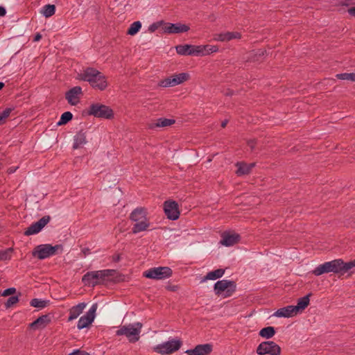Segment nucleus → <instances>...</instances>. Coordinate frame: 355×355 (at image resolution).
I'll return each instance as SVG.
<instances>
[{
  "label": "nucleus",
  "instance_id": "51",
  "mask_svg": "<svg viewBox=\"0 0 355 355\" xmlns=\"http://www.w3.org/2000/svg\"><path fill=\"white\" fill-rule=\"evenodd\" d=\"M228 123V121L227 120H224L222 123H221V127L222 128H225L227 124Z\"/></svg>",
  "mask_w": 355,
  "mask_h": 355
},
{
  "label": "nucleus",
  "instance_id": "10",
  "mask_svg": "<svg viewBox=\"0 0 355 355\" xmlns=\"http://www.w3.org/2000/svg\"><path fill=\"white\" fill-rule=\"evenodd\" d=\"M182 345L180 340H171L154 347V351L161 354H169L178 351Z\"/></svg>",
  "mask_w": 355,
  "mask_h": 355
},
{
  "label": "nucleus",
  "instance_id": "30",
  "mask_svg": "<svg viewBox=\"0 0 355 355\" xmlns=\"http://www.w3.org/2000/svg\"><path fill=\"white\" fill-rule=\"evenodd\" d=\"M312 293H309L303 297L299 298L297 300V304L295 306L297 312L298 313L300 311L304 310L306 308L309 304V297L311 296Z\"/></svg>",
  "mask_w": 355,
  "mask_h": 355
},
{
  "label": "nucleus",
  "instance_id": "47",
  "mask_svg": "<svg viewBox=\"0 0 355 355\" xmlns=\"http://www.w3.org/2000/svg\"><path fill=\"white\" fill-rule=\"evenodd\" d=\"M17 168H18V166H16V167H10V168H9L7 170V173H8V174L13 173H15V172L17 171Z\"/></svg>",
  "mask_w": 355,
  "mask_h": 355
},
{
  "label": "nucleus",
  "instance_id": "53",
  "mask_svg": "<svg viewBox=\"0 0 355 355\" xmlns=\"http://www.w3.org/2000/svg\"><path fill=\"white\" fill-rule=\"evenodd\" d=\"M119 259H120V256H119V255H117V256L116 257V258H114V260L115 261H119Z\"/></svg>",
  "mask_w": 355,
  "mask_h": 355
},
{
  "label": "nucleus",
  "instance_id": "31",
  "mask_svg": "<svg viewBox=\"0 0 355 355\" xmlns=\"http://www.w3.org/2000/svg\"><path fill=\"white\" fill-rule=\"evenodd\" d=\"M259 336L265 338H270L275 334V330L273 327H267L261 329Z\"/></svg>",
  "mask_w": 355,
  "mask_h": 355
},
{
  "label": "nucleus",
  "instance_id": "4",
  "mask_svg": "<svg viewBox=\"0 0 355 355\" xmlns=\"http://www.w3.org/2000/svg\"><path fill=\"white\" fill-rule=\"evenodd\" d=\"M142 326L141 322L122 326L116 331V335H124L128 338L129 342L135 343L139 339V334Z\"/></svg>",
  "mask_w": 355,
  "mask_h": 355
},
{
  "label": "nucleus",
  "instance_id": "55",
  "mask_svg": "<svg viewBox=\"0 0 355 355\" xmlns=\"http://www.w3.org/2000/svg\"><path fill=\"white\" fill-rule=\"evenodd\" d=\"M4 87V83L2 82H0V90Z\"/></svg>",
  "mask_w": 355,
  "mask_h": 355
},
{
  "label": "nucleus",
  "instance_id": "44",
  "mask_svg": "<svg viewBox=\"0 0 355 355\" xmlns=\"http://www.w3.org/2000/svg\"><path fill=\"white\" fill-rule=\"evenodd\" d=\"M257 145V141L255 139H251L248 141V146L250 148L251 150H253Z\"/></svg>",
  "mask_w": 355,
  "mask_h": 355
},
{
  "label": "nucleus",
  "instance_id": "40",
  "mask_svg": "<svg viewBox=\"0 0 355 355\" xmlns=\"http://www.w3.org/2000/svg\"><path fill=\"white\" fill-rule=\"evenodd\" d=\"M13 249L9 248L6 250H0V260H9L11 258V253Z\"/></svg>",
  "mask_w": 355,
  "mask_h": 355
},
{
  "label": "nucleus",
  "instance_id": "7",
  "mask_svg": "<svg viewBox=\"0 0 355 355\" xmlns=\"http://www.w3.org/2000/svg\"><path fill=\"white\" fill-rule=\"evenodd\" d=\"M58 250H62V245H55L53 246L50 244H42L34 248L32 252V254L33 257H36L39 259H44L50 256L55 254Z\"/></svg>",
  "mask_w": 355,
  "mask_h": 355
},
{
  "label": "nucleus",
  "instance_id": "52",
  "mask_svg": "<svg viewBox=\"0 0 355 355\" xmlns=\"http://www.w3.org/2000/svg\"><path fill=\"white\" fill-rule=\"evenodd\" d=\"M350 1L351 0H345L344 1V3H343V5L345 6H349L350 4Z\"/></svg>",
  "mask_w": 355,
  "mask_h": 355
},
{
  "label": "nucleus",
  "instance_id": "34",
  "mask_svg": "<svg viewBox=\"0 0 355 355\" xmlns=\"http://www.w3.org/2000/svg\"><path fill=\"white\" fill-rule=\"evenodd\" d=\"M202 55H209L211 53H215L218 51V47L214 45H200Z\"/></svg>",
  "mask_w": 355,
  "mask_h": 355
},
{
  "label": "nucleus",
  "instance_id": "19",
  "mask_svg": "<svg viewBox=\"0 0 355 355\" xmlns=\"http://www.w3.org/2000/svg\"><path fill=\"white\" fill-rule=\"evenodd\" d=\"M241 34L239 32H225L214 35V40L219 42H228L233 39H241Z\"/></svg>",
  "mask_w": 355,
  "mask_h": 355
},
{
  "label": "nucleus",
  "instance_id": "39",
  "mask_svg": "<svg viewBox=\"0 0 355 355\" xmlns=\"http://www.w3.org/2000/svg\"><path fill=\"white\" fill-rule=\"evenodd\" d=\"M12 110L11 107H8L0 112V125L6 122V119L10 116Z\"/></svg>",
  "mask_w": 355,
  "mask_h": 355
},
{
  "label": "nucleus",
  "instance_id": "18",
  "mask_svg": "<svg viewBox=\"0 0 355 355\" xmlns=\"http://www.w3.org/2000/svg\"><path fill=\"white\" fill-rule=\"evenodd\" d=\"M221 236L222 240L220 241V243L227 247L238 243L241 239L239 234L227 232H223Z\"/></svg>",
  "mask_w": 355,
  "mask_h": 355
},
{
  "label": "nucleus",
  "instance_id": "33",
  "mask_svg": "<svg viewBox=\"0 0 355 355\" xmlns=\"http://www.w3.org/2000/svg\"><path fill=\"white\" fill-rule=\"evenodd\" d=\"M55 5H51V4L44 6L43 7V9L42 11L44 16H45L46 17H51L52 15H53L55 14Z\"/></svg>",
  "mask_w": 355,
  "mask_h": 355
},
{
  "label": "nucleus",
  "instance_id": "8",
  "mask_svg": "<svg viewBox=\"0 0 355 355\" xmlns=\"http://www.w3.org/2000/svg\"><path fill=\"white\" fill-rule=\"evenodd\" d=\"M236 285L234 281L223 279L218 281L214 284V291L216 295H220L223 292H225V297L231 296L236 291Z\"/></svg>",
  "mask_w": 355,
  "mask_h": 355
},
{
  "label": "nucleus",
  "instance_id": "13",
  "mask_svg": "<svg viewBox=\"0 0 355 355\" xmlns=\"http://www.w3.org/2000/svg\"><path fill=\"white\" fill-rule=\"evenodd\" d=\"M176 51L181 55H202L200 45L180 44L175 46Z\"/></svg>",
  "mask_w": 355,
  "mask_h": 355
},
{
  "label": "nucleus",
  "instance_id": "15",
  "mask_svg": "<svg viewBox=\"0 0 355 355\" xmlns=\"http://www.w3.org/2000/svg\"><path fill=\"white\" fill-rule=\"evenodd\" d=\"M97 309V304H94L85 315L80 318L77 327L78 329L87 327L94 321L95 313Z\"/></svg>",
  "mask_w": 355,
  "mask_h": 355
},
{
  "label": "nucleus",
  "instance_id": "43",
  "mask_svg": "<svg viewBox=\"0 0 355 355\" xmlns=\"http://www.w3.org/2000/svg\"><path fill=\"white\" fill-rule=\"evenodd\" d=\"M69 355H91V354L85 351H83L80 349H76L73 352L70 353Z\"/></svg>",
  "mask_w": 355,
  "mask_h": 355
},
{
  "label": "nucleus",
  "instance_id": "37",
  "mask_svg": "<svg viewBox=\"0 0 355 355\" xmlns=\"http://www.w3.org/2000/svg\"><path fill=\"white\" fill-rule=\"evenodd\" d=\"M20 296L21 293H19L17 295L10 297L4 304L5 307L9 309L16 304L19 302Z\"/></svg>",
  "mask_w": 355,
  "mask_h": 355
},
{
  "label": "nucleus",
  "instance_id": "50",
  "mask_svg": "<svg viewBox=\"0 0 355 355\" xmlns=\"http://www.w3.org/2000/svg\"><path fill=\"white\" fill-rule=\"evenodd\" d=\"M42 38V35L40 33H37L33 39V41L34 42H37V41H40V39Z\"/></svg>",
  "mask_w": 355,
  "mask_h": 355
},
{
  "label": "nucleus",
  "instance_id": "38",
  "mask_svg": "<svg viewBox=\"0 0 355 355\" xmlns=\"http://www.w3.org/2000/svg\"><path fill=\"white\" fill-rule=\"evenodd\" d=\"M336 77L339 80H347L355 82V73H338Z\"/></svg>",
  "mask_w": 355,
  "mask_h": 355
},
{
  "label": "nucleus",
  "instance_id": "26",
  "mask_svg": "<svg viewBox=\"0 0 355 355\" xmlns=\"http://www.w3.org/2000/svg\"><path fill=\"white\" fill-rule=\"evenodd\" d=\"M74 141L73 144V149H78L82 147L84 144L87 143L86 139V132L83 131V130H80L77 132V134L74 136Z\"/></svg>",
  "mask_w": 355,
  "mask_h": 355
},
{
  "label": "nucleus",
  "instance_id": "46",
  "mask_svg": "<svg viewBox=\"0 0 355 355\" xmlns=\"http://www.w3.org/2000/svg\"><path fill=\"white\" fill-rule=\"evenodd\" d=\"M348 13L355 17V7H352L347 10Z\"/></svg>",
  "mask_w": 355,
  "mask_h": 355
},
{
  "label": "nucleus",
  "instance_id": "25",
  "mask_svg": "<svg viewBox=\"0 0 355 355\" xmlns=\"http://www.w3.org/2000/svg\"><path fill=\"white\" fill-rule=\"evenodd\" d=\"M85 306L86 304L84 302L79 303L78 304L72 306L69 311V315L68 321H72L76 319L83 313Z\"/></svg>",
  "mask_w": 355,
  "mask_h": 355
},
{
  "label": "nucleus",
  "instance_id": "56",
  "mask_svg": "<svg viewBox=\"0 0 355 355\" xmlns=\"http://www.w3.org/2000/svg\"><path fill=\"white\" fill-rule=\"evenodd\" d=\"M175 288H176V286H173V287H171V288H170L168 289L171 290V291H175Z\"/></svg>",
  "mask_w": 355,
  "mask_h": 355
},
{
  "label": "nucleus",
  "instance_id": "3",
  "mask_svg": "<svg viewBox=\"0 0 355 355\" xmlns=\"http://www.w3.org/2000/svg\"><path fill=\"white\" fill-rule=\"evenodd\" d=\"M116 273L115 270H102L87 272L82 277V282L85 286L94 287L99 284H107L112 282L113 276Z\"/></svg>",
  "mask_w": 355,
  "mask_h": 355
},
{
  "label": "nucleus",
  "instance_id": "23",
  "mask_svg": "<svg viewBox=\"0 0 355 355\" xmlns=\"http://www.w3.org/2000/svg\"><path fill=\"white\" fill-rule=\"evenodd\" d=\"M235 165L237 167L236 174L238 176H242L250 174L252 169L255 166V163L247 164L244 162H238Z\"/></svg>",
  "mask_w": 355,
  "mask_h": 355
},
{
  "label": "nucleus",
  "instance_id": "35",
  "mask_svg": "<svg viewBox=\"0 0 355 355\" xmlns=\"http://www.w3.org/2000/svg\"><path fill=\"white\" fill-rule=\"evenodd\" d=\"M141 24L139 21L133 22L127 31V34L130 35H135L141 28Z\"/></svg>",
  "mask_w": 355,
  "mask_h": 355
},
{
  "label": "nucleus",
  "instance_id": "54",
  "mask_svg": "<svg viewBox=\"0 0 355 355\" xmlns=\"http://www.w3.org/2000/svg\"><path fill=\"white\" fill-rule=\"evenodd\" d=\"M209 19H211V20H214L216 19L214 15H211V16H209Z\"/></svg>",
  "mask_w": 355,
  "mask_h": 355
},
{
  "label": "nucleus",
  "instance_id": "9",
  "mask_svg": "<svg viewBox=\"0 0 355 355\" xmlns=\"http://www.w3.org/2000/svg\"><path fill=\"white\" fill-rule=\"evenodd\" d=\"M189 78L190 75L188 73H180L160 80L158 85L163 87H174L187 81Z\"/></svg>",
  "mask_w": 355,
  "mask_h": 355
},
{
  "label": "nucleus",
  "instance_id": "11",
  "mask_svg": "<svg viewBox=\"0 0 355 355\" xmlns=\"http://www.w3.org/2000/svg\"><path fill=\"white\" fill-rule=\"evenodd\" d=\"M281 351V347L275 342L264 341L258 345L256 352L259 355H280Z\"/></svg>",
  "mask_w": 355,
  "mask_h": 355
},
{
  "label": "nucleus",
  "instance_id": "27",
  "mask_svg": "<svg viewBox=\"0 0 355 355\" xmlns=\"http://www.w3.org/2000/svg\"><path fill=\"white\" fill-rule=\"evenodd\" d=\"M130 220L135 222L147 218L146 209L143 207H139L132 211L130 216Z\"/></svg>",
  "mask_w": 355,
  "mask_h": 355
},
{
  "label": "nucleus",
  "instance_id": "48",
  "mask_svg": "<svg viewBox=\"0 0 355 355\" xmlns=\"http://www.w3.org/2000/svg\"><path fill=\"white\" fill-rule=\"evenodd\" d=\"M266 53V51H263V50H261V49H259L258 50V51L257 52V53L254 55L255 56H257L259 55V57L261 56H263L264 54Z\"/></svg>",
  "mask_w": 355,
  "mask_h": 355
},
{
  "label": "nucleus",
  "instance_id": "28",
  "mask_svg": "<svg viewBox=\"0 0 355 355\" xmlns=\"http://www.w3.org/2000/svg\"><path fill=\"white\" fill-rule=\"evenodd\" d=\"M149 226L150 223L148 218L135 222V224L133 225L132 229V232L133 234H137L140 232L146 231L149 227Z\"/></svg>",
  "mask_w": 355,
  "mask_h": 355
},
{
  "label": "nucleus",
  "instance_id": "5",
  "mask_svg": "<svg viewBox=\"0 0 355 355\" xmlns=\"http://www.w3.org/2000/svg\"><path fill=\"white\" fill-rule=\"evenodd\" d=\"M87 114L96 118L111 119L114 118V112L109 106L101 103H93L90 105L87 110Z\"/></svg>",
  "mask_w": 355,
  "mask_h": 355
},
{
  "label": "nucleus",
  "instance_id": "24",
  "mask_svg": "<svg viewBox=\"0 0 355 355\" xmlns=\"http://www.w3.org/2000/svg\"><path fill=\"white\" fill-rule=\"evenodd\" d=\"M297 313L295 306H287L277 310L273 315L276 317L290 318Z\"/></svg>",
  "mask_w": 355,
  "mask_h": 355
},
{
  "label": "nucleus",
  "instance_id": "41",
  "mask_svg": "<svg viewBox=\"0 0 355 355\" xmlns=\"http://www.w3.org/2000/svg\"><path fill=\"white\" fill-rule=\"evenodd\" d=\"M17 290L14 287L8 288L6 290H4L2 293H1V295L6 297L8 295H13L16 293Z\"/></svg>",
  "mask_w": 355,
  "mask_h": 355
},
{
  "label": "nucleus",
  "instance_id": "17",
  "mask_svg": "<svg viewBox=\"0 0 355 355\" xmlns=\"http://www.w3.org/2000/svg\"><path fill=\"white\" fill-rule=\"evenodd\" d=\"M164 32L168 34L185 33L190 29L189 26L180 23H164Z\"/></svg>",
  "mask_w": 355,
  "mask_h": 355
},
{
  "label": "nucleus",
  "instance_id": "16",
  "mask_svg": "<svg viewBox=\"0 0 355 355\" xmlns=\"http://www.w3.org/2000/svg\"><path fill=\"white\" fill-rule=\"evenodd\" d=\"M83 94L82 88L80 86H76L66 92L65 98L70 105H76L79 103Z\"/></svg>",
  "mask_w": 355,
  "mask_h": 355
},
{
  "label": "nucleus",
  "instance_id": "12",
  "mask_svg": "<svg viewBox=\"0 0 355 355\" xmlns=\"http://www.w3.org/2000/svg\"><path fill=\"white\" fill-rule=\"evenodd\" d=\"M163 206L164 213L168 219L175 220L179 218L180 212L177 202L171 200H166Z\"/></svg>",
  "mask_w": 355,
  "mask_h": 355
},
{
  "label": "nucleus",
  "instance_id": "20",
  "mask_svg": "<svg viewBox=\"0 0 355 355\" xmlns=\"http://www.w3.org/2000/svg\"><path fill=\"white\" fill-rule=\"evenodd\" d=\"M212 351L211 344L198 345L193 349H189L186 352L188 355H208Z\"/></svg>",
  "mask_w": 355,
  "mask_h": 355
},
{
  "label": "nucleus",
  "instance_id": "36",
  "mask_svg": "<svg viewBox=\"0 0 355 355\" xmlns=\"http://www.w3.org/2000/svg\"><path fill=\"white\" fill-rule=\"evenodd\" d=\"M73 118V114L70 112H64L60 117V121L58 122V125H62L69 122Z\"/></svg>",
  "mask_w": 355,
  "mask_h": 355
},
{
  "label": "nucleus",
  "instance_id": "14",
  "mask_svg": "<svg viewBox=\"0 0 355 355\" xmlns=\"http://www.w3.org/2000/svg\"><path fill=\"white\" fill-rule=\"evenodd\" d=\"M50 216H44L38 221L31 224L24 232V235L30 236L40 232L50 221Z\"/></svg>",
  "mask_w": 355,
  "mask_h": 355
},
{
  "label": "nucleus",
  "instance_id": "29",
  "mask_svg": "<svg viewBox=\"0 0 355 355\" xmlns=\"http://www.w3.org/2000/svg\"><path fill=\"white\" fill-rule=\"evenodd\" d=\"M224 273H225V270L221 269V268L215 270L214 271L209 272L206 275V276H205L202 278V282H205L207 280H214V279L220 278L221 277H223Z\"/></svg>",
  "mask_w": 355,
  "mask_h": 355
},
{
  "label": "nucleus",
  "instance_id": "32",
  "mask_svg": "<svg viewBox=\"0 0 355 355\" xmlns=\"http://www.w3.org/2000/svg\"><path fill=\"white\" fill-rule=\"evenodd\" d=\"M30 304L31 306L33 307L43 309L49 304V301L34 298L31 300V301L30 302Z\"/></svg>",
  "mask_w": 355,
  "mask_h": 355
},
{
  "label": "nucleus",
  "instance_id": "49",
  "mask_svg": "<svg viewBox=\"0 0 355 355\" xmlns=\"http://www.w3.org/2000/svg\"><path fill=\"white\" fill-rule=\"evenodd\" d=\"M6 14V10L3 6H0V17H3Z\"/></svg>",
  "mask_w": 355,
  "mask_h": 355
},
{
  "label": "nucleus",
  "instance_id": "22",
  "mask_svg": "<svg viewBox=\"0 0 355 355\" xmlns=\"http://www.w3.org/2000/svg\"><path fill=\"white\" fill-rule=\"evenodd\" d=\"M175 120L173 119L159 118L155 122L148 125L149 129L155 130L159 128H166L175 124Z\"/></svg>",
  "mask_w": 355,
  "mask_h": 355
},
{
  "label": "nucleus",
  "instance_id": "42",
  "mask_svg": "<svg viewBox=\"0 0 355 355\" xmlns=\"http://www.w3.org/2000/svg\"><path fill=\"white\" fill-rule=\"evenodd\" d=\"M163 21H160V22H157V23H153V24H151L149 28H148V30L150 32L153 33V32H155L157 28L159 26V25L161 24H162Z\"/></svg>",
  "mask_w": 355,
  "mask_h": 355
},
{
  "label": "nucleus",
  "instance_id": "1",
  "mask_svg": "<svg viewBox=\"0 0 355 355\" xmlns=\"http://www.w3.org/2000/svg\"><path fill=\"white\" fill-rule=\"evenodd\" d=\"M354 267H355V259L345 262L342 259H336L320 264L311 272L315 276L329 272L343 275Z\"/></svg>",
  "mask_w": 355,
  "mask_h": 355
},
{
  "label": "nucleus",
  "instance_id": "21",
  "mask_svg": "<svg viewBox=\"0 0 355 355\" xmlns=\"http://www.w3.org/2000/svg\"><path fill=\"white\" fill-rule=\"evenodd\" d=\"M51 322V317L49 314L42 315L35 321L31 322L29 326L32 329H38L45 328Z\"/></svg>",
  "mask_w": 355,
  "mask_h": 355
},
{
  "label": "nucleus",
  "instance_id": "45",
  "mask_svg": "<svg viewBox=\"0 0 355 355\" xmlns=\"http://www.w3.org/2000/svg\"><path fill=\"white\" fill-rule=\"evenodd\" d=\"M81 253H82L83 257H86V256H87V255H89L90 254V249L88 248H84L81 250Z\"/></svg>",
  "mask_w": 355,
  "mask_h": 355
},
{
  "label": "nucleus",
  "instance_id": "2",
  "mask_svg": "<svg viewBox=\"0 0 355 355\" xmlns=\"http://www.w3.org/2000/svg\"><path fill=\"white\" fill-rule=\"evenodd\" d=\"M78 79L89 82L90 85L100 91L105 90L107 87L106 77L97 69L87 67L78 74Z\"/></svg>",
  "mask_w": 355,
  "mask_h": 355
},
{
  "label": "nucleus",
  "instance_id": "6",
  "mask_svg": "<svg viewBox=\"0 0 355 355\" xmlns=\"http://www.w3.org/2000/svg\"><path fill=\"white\" fill-rule=\"evenodd\" d=\"M173 271L171 268L167 266H159L150 268L144 272V277L161 280L169 278L172 276Z\"/></svg>",
  "mask_w": 355,
  "mask_h": 355
}]
</instances>
